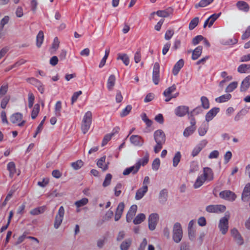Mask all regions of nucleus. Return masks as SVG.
<instances>
[{"label": "nucleus", "instance_id": "obj_6", "mask_svg": "<svg viewBox=\"0 0 250 250\" xmlns=\"http://www.w3.org/2000/svg\"><path fill=\"white\" fill-rule=\"evenodd\" d=\"M64 214V208L62 206L60 207L58 213L56 215L54 227L57 229L61 226Z\"/></svg>", "mask_w": 250, "mask_h": 250}, {"label": "nucleus", "instance_id": "obj_60", "mask_svg": "<svg viewBox=\"0 0 250 250\" xmlns=\"http://www.w3.org/2000/svg\"><path fill=\"white\" fill-rule=\"evenodd\" d=\"M9 20L8 16H5L0 21V32H2L4 26L7 24Z\"/></svg>", "mask_w": 250, "mask_h": 250}, {"label": "nucleus", "instance_id": "obj_56", "mask_svg": "<svg viewBox=\"0 0 250 250\" xmlns=\"http://www.w3.org/2000/svg\"><path fill=\"white\" fill-rule=\"evenodd\" d=\"M132 109V106L130 105H128L124 108L120 113V116L122 117H125L130 112Z\"/></svg>", "mask_w": 250, "mask_h": 250}, {"label": "nucleus", "instance_id": "obj_2", "mask_svg": "<svg viewBox=\"0 0 250 250\" xmlns=\"http://www.w3.org/2000/svg\"><path fill=\"white\" fill-rule=\"evenodd\" d=\"M183 238V230L181 224L175 223L174 224L172 230V239L176 243H179Z\"/></svg>", "mask_w": 250, "mask_h": 250}, {"label": "nucleus", "instance_id": "obj_61", "mask_svg": "<svg viewBox=\"0 0 250 250\" xmlns=\"http://www.w3.org/2000/svg\"><path fill=\"white\" fill-rule=\"evenodd\" d=\"M141 117L142 120L146 124L147 126L149 127L152 125V122L147 118L146 113L143 114Z\"/></svg>", "mask_w": 250, "mask_h": 250}, {"label": "nucleus", "instance_id": "obj_54", "mask_svg": "<svg viewBox=\"0 0 250 250\" xmlns=\"http://www.w3.org/2000/svg\"><path fill=\"white\" fill-rule=\"evenodd\" d=\"M112 177V175L110 173H108L106 175L104 181L103 183V187H106L110 184Z\"/></svg>", "mask_w": 250, "mask_h": 250}, {"label": "nucleus", "instance_id": "obj_55", "mask_svg": "<svg viewBox=\"0 0 250 250\" xmlns=\"http://www.w3.org/2000/svg\"><path fill=\"white\" fill-rule=\"evenodd\" d=\"M160 166V160L159 158H156L153 161L152 164V168L155 171H157L159 168Z\"/></svg>", "mask_w": 250, "mask_h": 250}, {"label": "nucleus", "instance_id": "obj_7", "mask_svg": "<svg viewBox=\"0 0 250 250\" xmlns=\"http://www.w3.org/2000/svg\"><path fill=\"white\" fill-rule=\"evenodd\" d=\"M159 219V215L156 213H151L148 217V228L152 231L154 230L158 224Z\"/></svg>", "mask_w": 250, "mask_h": 250}, {"label": "nucleus", "instance_id": "obj_53", "mask_svg": "<svg viewBox=\"0 0 250 250\" xmlns=\"http://www.w3.org/2000/svg\"><path fill=\"white\" fill-rule=\"evenodd\" d=\"M123 185L121 183H118L115 186L114 191L115 196L116 197H118L121 193V189L122 188Z\"/></svg>", "mask_w": 250, "mask_h": 250}, {"label": "nucleus", "instance_id": "obj_21", "mask_svg": "<svg viewBox=\"0 0 250 250\" xmlns=\"http://www.w3.org/2000/svg\"><path fill=\"white\" fill-rule=\"evenodd\" d=\"M173 10L171 7H168L164 10H158L156 14L160 17L166 18L173 13Z\"/></svg>", "mask_w": 250, "mask_h": 250}, {"label": "nucleus", "instance_id": "obj_50", "mask_svg": "<svg viewBox=\"0 0 250 250\" xmlns=\"http://www.w3.org/2000/svg\"><path fill=\"white\" fill-rule=\"evenodd\" d=\"M250 69V64H243L238 67V71L241 73H246Z\"/></svg>", "mask_w": 250, "mask_h": 250}, {"label": "nucleus", "instance_id": "obj_5", "mask_svg": "<svg viewBox=\"0 0 250 250\" xmlns=\"http://www.w3.org/2000/svg\"><path fill=\"white\" fill-rule=\"evenodd\" d=\"M226 209V207L223 205H210L207 206L206 208V210L208 212L214 213L223 212Z\"/></svg>", "mask_w": 250, "mask_h": 250}, {"label": "nucleus", "instance_id": "obj_4", "mask_svg": "<svg viewBox=\"0 0 250 250\" xmlns=\"http://www.w3.org/2000/svg\"><path fill=\"white\" fill-rule=\"evenodd\" d=\"M230 216L229 212H226L223 217L220 218L218 223V228L221 233L225 235L229 229V220Z\"/></svg>", "mask_w": 250, "mask_h": 250}, {"label": "nucleus", "instance_id": "obj_38", "mask_svg": "<svg viewBox=\"0 0 250 250\" xmlns=\"http://www.w3.org/2000/svg\"><path fill=\"white\" fill-rule=\"evenodd\" d=\"M214 0H201L200 2L195 4V7L198 8V7H206L213 1Z\"/></svg>", "mask_w": 250, "mask_h": 250}, {"label": "nucleus", "instance_id": "obj_31", "mask_svg": "<svg viewBox=\"0 0 250 250\" xmlns=\"http://www.w3.org/2000/svg\"><path fill=\"white\" fill-rule=\"evenodd\" d=\"M7 170L9 171V176L12 177L16 174V166L14 162H10L7 165Z\"/></svg>", "mask_w": 250, "mask_h": 250}, {"label": "nucleus", "instance_id": "obj_44", "mask_svg": "<svg viewBox=\"0 0 250 250\" xmlns=\"http://www.w3.org/2000/svg\"><path fill=\"white\" fill-rule=\"evenodd\" d=\"M238 83L237 82H233L229 83V84L226 87L225 92L229 93L232 92L238 86Z\"/></svg>", "mask_w": 250, "mask_h": 250}, {"label": "nucleus", "instance_id": "obj_30", "mask_svg": "<svg viewBox=\"0 0 250 250\" xmlns=\"http://www.w3.org/2000/svg\"><path fill=\"white\" fill-rule=\"evenodd\" d=\"M231 98V95L230 94H226L223 95L215 99L216 102L218 103H224L229 100Z\"/></svg>", "mask_w": 250, "mask_h": 250}, {"label": "nucleus", "instance_id": "obj_18", "mask_svg": "<svg viewBox=\"0 0 250 250\" xmlns=\"http://www.w3.org/2000/svg\"><path fill=\"white\" fill-rule=\"evenodd\" d=\"M137 209V206L136 205H132L127 212L126 216V220L127 222H130L135 216Z\"/></svg>", "mask_w": 250, "mask_h": 250}, {"label": "nucleus", "instance_id": "obj_32", "mask_svg": "<svg viewBox=\"0 0 250 250\" xmlns=\"http://www.w3.org/2000/svg\"><path fill=\"white\" fill-rule=\"evenodd\" d=\"M205 181L206 180H205V178H203V175H199L197 177V178L193 185L194 188H200L201 186H202L203 185V184Z\"/></svg>", "mask_w": 250, "mask_h": 250}, {"label": "nucleus", "instance_id": "obj_19", "mask_svg": "<svg viewBox=\"0 0 250 250\" xmlns=\"http://www.w3.org/2000/svg\"><path fill=\"white\" fill-rule=\"evenodd\" d=\"M131 143L135 146H142L144 144V140L139 135H132L130 137Z\"/></svg>", "mask_w": 250, "mask_h": 250}, {"label": "nucleus", "instance_id": "obj_51", "mask_svg": "<svg viewBox=\"0 0 250 250\" xmlns=\"http://www.w3.org/2000/svg\"><path fill=\"white\" fill-rule=\"evenodd\" d=\"M62 109V103L61 101H58L55 106V114L56 116H60Z\"/></svg>", "mask_w": 250, "mask_h": 250}, {"label": "nucleus", "instance_id": "obj_57", "mask_svg": "<svg viewBox=\"0 0 250 250\" xmlns=\"http://www.w3.org/2000/svg\"><path fill=\"white\" fill-rule=\"evenodd\" d=\"M203 112V110L200 106H198L192 110L188 115H190L191 116H195Z\"/></svg>", "mask_w": 250, "mask_h": 250}, {"label": "nucleus", "instance_id": "obj_20", "mask_svg": "<svg viewBox=\"0 0 250 250\" xmlns=\"http://www.w3.org/2000/svg\"><path fill=\"white\" fill-rule=\"evenodd\" d=\"M147 186H143L142 188H139L136 193L135 199L137 200L141 199L145 195V194L147 192Z\"/></svg>", "mask_w": 250, "mask_h": 250}, {"label": "nucleus", "instance_id": "obj_17", "mask_svg": "<svg viewBox=\"0 0 250 250\" xmlns=\"http://www.w3.org/2000/svg\"><path fill=\"white\" fill-rule=\"evenodd\" d=\"M203 178L206 181H210L213 179V172L212 169L208 167L203 169Z\"/></svg>", "mask_w": 250, "mask_h": 250}, {"label": "nucleus", "instance_id": "obj_24", "mask_svg": "<svg viewBox=\"0 0 250 250\" xmlns=\"http://www.w3.org/2000/svg\"><path fill=\"white\" fill-rule=\"evenodd\" d=\"M250 86V75L246 77L242 82L240 86V91H246Z\"/></svg>", "mask_w": 250, "mask_h": 250}, {"label": "nucleus", "instance_id": "obj_39", "mask_svg": "<svg viewBox=\"0 0 250 250\" xmlns=\"http://www.w3.org/2000/svg\"><path fill=\"white\" fill-rule=\"evenodd\" d=\"M201 102L202 107L205 109H207L209 107V100L207 97L206 96H202L200 99Z\"/></svg>", "mask_w": 250, "mask_h": 250}, {"label": "nucleus", "instance_id": "obj_25", "mask_svg": "<svg viewBox=\"0 0 250 250\" xmlns=\"http://www.w3.org/2000/svg\"><path fill=\"white\" fill-rule=\"evenodd\" d=\"M184 64V61L183 59L179 60L174 65L172 73L174 75L176 76L178 74L180 69L183 67Z\"/></svg>", "mask_w": 250, "mask_h": 250}, {"label": "nucleus", "instance_id": "obj_48", "mask_svg": "<svg viewBox=\"0 0 250 250\" xmlns=\"http://www.w3.org/2000/svg\"><path fill=\"white\" fill-rule=\"evenodd\" d=\"M71 165L74 169L78 170L83 167V163L82 160H79L75 162L72 163Z\"/></svg>", "mask_w": 250, "mask_h": 250}, {"label": "nucleus", "instance_id": "obj_13", "mask_svg": "<svg viewBox=\"0 0 250 250\" xmlns=\"http://www.w3.org/2000/svg\"><path fill=\"white\" fill-rule=\"evenodd\" d=\"M176 88V85L175 84H173L172 86L167 88L164 91L163 95L166 97V102H169L171 99H172V95H171V93L175 91Z\"/></svg>", "mask_w": 250, "mask_h": 250}, {"label": "nucleus", "instance_id": "obj_26", "mask_svg": "<svg viewBox=\"0 0 250 250\" xmlns=\"http://www.w3.org/2000/svg\"><path fill=\"white\" fill-rule=\"evenodd\" d=\"M167 199V191L166 189H163L160 191L159 194V201L162 204H164Z\"/></svg>", "mask_w": 250, "mask_h": 250}, {"label": "nucleus", "instance_id": "obj_15", "mask_svg": "<svg viewBox=\"0 0 250 250\" xmlns=\"http://www.w3.org/2000/svg\"><path fill=\"white\" fill-rule=\"evenodd\" d=\"M220 109L218 107H213L211 109L206 115L205 119L207 122L212 120L213 118L219 112Z\"/></svg>", "mask_w": 250, "mask_h": 250}, {"label": "nucleus", "instance_id": "obj_40", "mask_svg": "<svg viewBox=\"0 0 250 250\" xmlns=\"http://www.w3.org/2000/svg\"><path fill=\"white\" fill-rule=\"evenodd\" d=\"M196 129L195 128L189 126L186 127L184 130L183 135L186 137H188L195 132Z\"/></svg>", "mask_w": 250, "mask_h": 250}, {"label": "nucleus", "instance_id": "obj_33", "mask_svg": "<svg viewBox=\"0 0 250 250\" xmlns=\"http://www.w3.org/2000/svg\"><path fill=\"white\" fill-rule=\"evenodd\" d=\"M44 39L43 32L40 31L36 37V45L38 47H40L43 42Z\"/></svg>", "mask_w": 250, "mask_h": 250}, {"label": "nucleus", "instance_id": "obj_45", "mask_svg": "<svg viewBox=\"0 0 250 250\" xmlns=\"http://www.w3.org/2000/svg\"><path fill=\"white\" fill-rule=\"evenodd\" d=\"M44 209H45L44 207H43V206L40 207L36 208H35L32 209L30 211V213L33 215H37L42 213L44 212Z\"/></svg>", "mask_w": 250, "mask_h": 250}, {"label": "nucleus", "instance_id": "obj_28", "mask_svg": "<svg viewBox=\"0 0 250 250\" xmlns=\"http://www.w3.org/2000/svg\"><path fill=\"white\" fill-rule=\"evenodd\" d=\"M203 50V47L202 46H198L193 51L192 54V59L196 60L198 59L201 55Z\"/></svg>", "mask_w": 250, "mask_h": 250}, {"label": "nucleus", "instance_id": "obj_22", "mask_svg": "<svg viewBox=\"0 0 250 250\" xmlns=\"http://www.w3.org/2000/svg\"><path fill=\"white\" fill-rule=\"evenodd\" d=\"M106 157L104 156L98 160L97 165L98 167L102 169L103 171H106L108 168L109 163H105Z\"/></svg>", "mask_w": 250, "mask_h": 250}, {"label": "nucleus", "instance_id": "obj_9", "mask_svg": "<svg viewBox=\"0 0 250 250\" xmlns=\"http://www.w3.org/2000/svg\"><path fill=\"white\" fill-rule=\"evenodd\" d=\"M160 65L158 62H155L153 66L152 73V80L154 83L158 84L160 80Z\"/></svg>", "mask_w": 250, "mask_h": 250}, {"label": "nucleus", "instance_id": "obj_35", "mask_svg": "<svg viewBox=\"0 0 250 250\" xmlns=\"http://www.w3.org/2000/svg\"><path fill=\"white\" fill-rule=\"evenodd\" d=\"M132 243V240L130 238H128L124 241L120 245V249L121 250H127L130 247Z\"/></svg>", "mask_w": 250, "mask_h": 250}, {"label": "nucleus", "instance_id": "obj_10", "mask_svg": "<svg viewBox=\"0 0 250 250\" xmlns=\"http://www.w3.org/2000/svg\"><path fill=\"white\" fill-rule=\"evenodd\" d=\"M22 119V115L20 113L13 114L10 117V121L13 124H18L19 126H22L25 123L24 121L20 123Z\"/></svg>", "mask_w": 250, "mask_h": 250}, {"label": "nucleus", "instance_id": "obj_58", "mask_svg": "<svg viewBox=\"0 0 250 250\" xmlns=\"http://www.w3.org/2000/svg\"><path fill=\"white\" fill-rule=\"evenodd\" d=\"M10 100V97L9 96H4L1 100L0 103V107L2 109L6 108V105L9 102Z\"/></svg>", "mask_w": 250, "mask_h": 250}, {"label": "nucleus", "instance_id": "obj_14", "mask_svg": "<svg viewBox=\"0 0 250 250\" xmlns=\"http://www.w3.org/2000/svg\"><path fill=\"white\" fill-rule=\"evenodd\" d=\"M140 169V164L136 163L134 166L125 168L123 171L124 175H128L130 173L134 174L136 173Z\"/></svg>", "mask_w": 250, "mask_h": 250}, {"label": "nucleus", "instance_id": "obj_16", "mask_svg": "<svg viewBox=\"0 0 250 250\" xmlns=\"http://www.w3.org/2000/svg\"><path fill=\"white\" fill-rule=\"evenodd\" d=\"M250 199V183L245 187L242 194L241 199L244 202H248Z\"/></svg>", "mask_w": 250, "mask_h": 250}, {"label": "nucleus", "instance_id": "obj_64", "mask_svg": "<svg viewBox=\"0 0 250 250\" xmlns=\"http://www.w3.org/2000/svg\"><path fill=\"white\" fill-rule=\"evenodd\" d=\"M124 208V203L123 202L120 203L117 207L116 212L122 215Z\"/></svg>", "mask_w": 250, "mask_h": 250}, {"label": "nucleus", "instance_id": "obj_49", "mask_svg": "<svg viewBox=\"0 0 250 250\" xmlns=\"http://www.w3.org/2000/svg\"><path fill=\"white\" fill-rule=\"evenodd\" d=\"M88 200L87 198H83L79 201H76L75 203V205L77 207V208H79L86 205L88 203Z\"/></svg>", "mask_w": 250, "mask_h": 250}, {"label": "nucleus", "instance_id": "obj_43", "mask_svg": "<svg viewBox=\"0 0 250 250\" xmlns=\"http://www.w3.org/2000/svg\"><path fill=\"white\" fill-rule=\"evenodd\" d=\"M148 160H149V154L147 152H146L144 157L143 158L140 159L136 163H139L140 167L141 165H142V166L146 165L148 163Z\"/></svg>", "mask_w": 250, "mask_h": 250}, {"label": "nucleus", "instance_id": "obj_27", "mask_svg": "<svg viewBox=\"0 0 250 250\" xmlns=\"http://www.w3.org/2000/svg\"><path fill=\"white\" fill-rule=\"evenodd\" d=\"M208 129V125L205 123H203L201 126L198 129V132L200 136H204L206 135Z\"/></svg>", "mask_w": 250, "mask_h": 250}, {"label": "nucleus", "instance_id": "obj_34", "mask_svg": "<svg viewBox=\"0 0 250 250\" xmlns=\"http://www.w3.org/2000/svg\"><path fill=\"white\" fill-rule=\"evenodd\" d=\"M146 219V215L144 213L138 214L134 219L133 222L135 225L141 224Z\"/></svg>", "mask_w": 250, "mask_h": 250}, {"label": "nucleus", "instance_id": "obj_62", "mask_svg": "<svg viewBox=\"0 0 250 250\" xmlns=\"http://www.w3.org/2000/svg\"><path fill=\"white\" fill-rule=\"evenodd\" d=\"M60 42L58 37H55L54 39L53 42L51 46V49L54 51H56L59 47Z\"/></svg>", "mask_w": 250, "mask_h": 250}, {"label": "nucleus", "instance_id": "obj_29", "mask_svg": "<svg viewBox=\"0 0 250 250\" xmlns=\"http://www.w3.org/2000/svg\"><path fill=\"white\" fill-rule=\"evenodd\" d=\"M116 78L114 75H111L107 80V87L109 91L113 90L115 85Z\"/></svg>", "mask_w": 250, "mask_h": 250}, {"label": "nucleus", "instance_id": "obj_8", "mask_svg": "<svg viewBox=\"0 0 250 250\" xmlns=\"http://www.w3.org/2000/svg\"><path fill=\"white\" fill-rule=\"evenodd\" d=\"M220 197L229 201H233L236 198L235 194L230 190H224L219 193Z\"/></svg>", "mask_w": 250, "mask_h": 250}, {"label": "nucleus", "instance_id": "obj_12", "mask_svg": "<svg viewBox=\"0 0 250 250\" xmlns=\"http://www.w3.org/2000/svg\"><path fill=\"white\" fill-rule=\"evenodd\" d=\"M230 233L231 236L233 238L237 244L241 245L243 244V239L236 229H232L231 230Z\"/></svg>", "mask_w": 250, "mask_h": 250}, {"label": "nucleus", "instance_id": "obj_47", "mask_svg": "<svg viewBox=\"0 0 250 250\" xmlns=\"http://www.w3.org/2000/svg\"><path fill=\"white\" fill-rule=\"evenodd\" d=\"M40 111V104H35L31 113V118L35 119L38 115Z\"/></svg>", "mask_w": 250, "mask_h": 250}, {"label": "nucleus", "instance_id": "obj_37", "mask_svg": "<svg viewBox=\"0 0 250 250\" xmlns=\"http://www.w3.org/2000/svg\"><path fill=\"white\" fill-rule=\"evenodd\" d=\"M199 170V165L198 162L192 161L190 164L189 173H192L197 171Z\"/></svg>", "mask_w": 250, "mask_h": 250}, {"label": "nucleus", "instance_id": "obj_59", "mask_svg": "<svg viewBox=\"0 0 250 250\" xmlns=\"http://www.w3.org/2000/svg\"><path fill=\"white\" fill-rule=\"evenodd\" d=\"M34 99L35 97L32 93H29L28 94V107L31 108L32 107L34 102Z\"/></svg>", "mask_w": 250, "mask_h": 250}, {"label": "nucleus", "instance_id": "obj_23", "mask_svg": "<svg viewBox=\"0 0 250 250\" xmlns=\"http://www.w3.org/2000/svg\"><path fill=\"white\" fill-rule=\"evenodd\" d=\"M236 7L238 9L245 12H247L249 11L250 7L249 4L244 1H239L236 4Z\"/></svg>", "mask_w": 250, "mask_h": 250}, {"label": "nucleus", "instance_id": "obj_3", "mask_svg": "<svg viewBox=\"0 0 250 250\" xmlns=\"http://www.w3.org/2000/svg\"><path fill=\"white\" fill-rule=\"evenodd\" d=\"M92 123V113L87 111L84 114L81 125V129L83 134H85L89 129Z\"/></svg>", "mask_w": 250, "mask_h": 250}, {"label": "nucleus", "instance_id": "obj_11", "mask_svg": "<svg viewBox=\"0 0 250 250\" xmlns=\"http://www.w3.org/2000/svg\"><path fill=\"white\" fill-rule=\"evenodd\" d=\"M189 107L185 105H181L176 107L175 109L174 112L176 116L182 117L186 115L188 112Z\"/></svg>", "mask_w": 250, "mask_h": 250}, {"label": "nucleus", "instance_id": "obj_36", "mask_svg": "<svg viewBox=\"0 0 250 250\" xmlns=\"http://www.w3.org/2000/svg\"><path fill=\"white\" fill-rule=\"evenodd\" d=\"M117 59L121 60L125 65H128L129 63V58L126 54L119 53Z\"/></svg>", "mask_w": 250, "mask_h": 250}, {"label": "nucleus", "instance_id": "obj_63", "mask_svg": "<svg viewBox=\"0 0 250 250\" xmlns=\"http://www.w3.org/2000/svg\"><path fill=\"white\" fill-rule=\"evenodd\" d=\"M237 42V40L233 38V39H229L228 40L224 41H223L222 42V43L224 45H232L234 44Z\"/></svg>", "mask_w": 250, "mask_h": 250}, {"label": "nucleus", "instance_id": "obj_52", "mask_svg": "<svg viewBox=\"0 0 250 250\" xmlns=\"http://www.w3.org/2000/svg\"><path fill=\"white\" fill-rule=\"evenodd\" d=\"M199 18L198 17H195L194 19H193L190 22L189 24V30H191L194 29L196 26L198 25L199 22Z\"/></svg>", "mask_w": 250, "mask_h": 250}, {"label": "nucleus", "instance_id": "obj_42", "mask_svg": "<svg viewBox=\"0 0 250 250\" xmlns=\"http://www.w3.org/2000/svg\"><path fill=\"white\" fill-rule=\"evenodd\" d=\"M221 13H219L218 14H213L211 15L208 19L209 21V25L208 27H210L214 21L220 17Z\"/></svg>", "mask_w": 250, "mask_h": 250}, {"label": "nucleus", "instance_id": "obj_46", "mask_svg": "<svg viewBox=\"0 0 250 250\" xmlns=\"http://www.w3.org/2000/svg\"><path fill=\"white\" fill-rule=\"evenodd\" d=\"M181 158V155L179 151L177 152L173 158V166L176 167L178 165Z\"/></svg>", "mask_w": 250, "mask_h": 250}, {"label": "nucleus", "instance_id": "obj_1", "mask_svg": "<svg viewBox=\"0 0 250 250\" xmlns=\"http://www.w3.org/2000/svg\"><path fill=\"white\" fill-rule=\"evenodd\" d=\"M154 139L156 145L154 146V151L158 153L163 147V145L166 142V136L164 132L161 129H158L154 133Z\"/></svg>", "mask_w": 250, "mask_h": 250}, {"label": "nucleus", "instance_id": "obj_41", "mask_svg": "<svg viewBox=\"0 0 250 250\" xmlns=\"http://www.w3.org/2000/svg\"><path fill=\"white\" fill-rule=\"evenodd\" d=\"M248 112V109H242L235 115L234 117V120L235 121H239L242 118V117L246 115Z\"/></svg>", "mask_w": 250, "mask_h": 250}]
</instances>
